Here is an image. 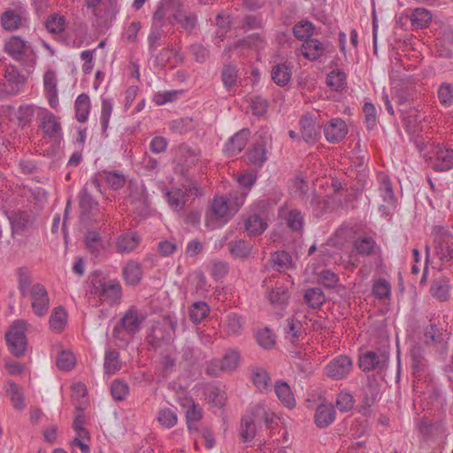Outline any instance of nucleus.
Here are the masks:
<instances>
[{
    "label": "nucleus",
    "mask_w": 453,
    "mask_h": 453,
    "mask_svg": "<svg viewBox=\"0 0 453 453\" xmlns=\"http://www.w3.org/2000/svg\"><path fill=\"white\" fill-rule=\"evenodd\" d=\"M416 427L421 436L420 448L434 444L440 451L444 449L449 432L442 421L423 417L417 421Z\"/></svg>",
    "instance_id": "obj_1"
},
{
    "label": "nucleus",
    "mask_w": 453,
    "mask_h": 453,
    "mask_svg": "<svg viewBox=\"0 0 453 453\" xmlns=\"http://www.w3.org/2000/svg\"><path fill=\"white\" fill-rule=\"evenodd\" d=\"M144 317L134 308L127 310L112 330V336L117 341L127 344L141 329Z\"/></svg>",
    "instance_id": "obj_2"
},
{
    "label": "nucleus",
    "mask_w": 453,
    "mask_h": 453,
    "mask_svg": "<svg viewBox=\"0 0 453 453\" xmlns=\"http://www.w3.org/2000/svg\"><path fill=\"white\" fill-rule=\"evenodd\" d=\"M92 293L110 305L119 302L122 296L121 285L117 280L96 275L91 280Z\"/></svg>",
    "instance_id": "obj_3"
},
{
    "label": "nucleus",
    "mask_w": 453,
    "mask_h": 453,
    "mask_svg": "<svg viewBox=\"0 0 453 453\" xmlns=\"http://www.w3.org/2000/svg\"><path fill=\"white\" fill-rule=\"evenodd\" d=\"M27 323L24 320H16L5 334V339L9 350L12 355L19 357L27 349L26 337Z\"/></svg>",
    "instance_id": "obj_4"
},
{
    "label": "nucleus",
    "mask_w": 453,
    "mask_h": 453,
    "mask_svg": "<svg viewBox=\"0 0 453 453\" xmlns=\"http://www.w3.org/2000/svg\"><path fill=\"white\" fill-rule=\"evenodd\" d=\"M435 256L441 264L453 259V234L443 227L439 226L434 239Z\"/></svg>",
    "instance_id": "obj_5"
},
{
    "label": "nucleus",
    "mask_w": 453,
    "mask_h": 453,
    "mask_svg": "<svg viewBox=\"0 0 453 453\" xmlns=\"http://www.w3.org/2000/svg\"><path fill=\"white\" fill-rule=\"evenodd\" d=\"M412 375L418 380H426L429 376V364L426 357L425 349L421 345H415L410 350Z\"/></svg>",
    "instance_id": "obj_6"
},
{
    "label": "nucleus",
    "mask_w": 453,
    "mask_h": 453,
    "mask_svg": "<svg viewBox=\"0 0 453 453\" xmlns=\"http://www.w3.org/2000/svg\"><path fill=\"white\" fill-rule=\"evenodd\" d=\"M180 6V0H162L154 12L152 27L163 28L167 23L173 25V13Z\"/></svg>",
    "instance_id": "obj_7"
},
{
    "label": "nucleus",
    "mask_w": 453,
    "mask_h": 453,
    "mask_svg": "<svg viewBox=\"0 0 453 453\" xmlns=\"http://www.w3.org/2000/svg\"><path fill=\"white\" fill-rule=\"evenodd\" d=\"M378 180L380 195L385 203L380 206L379 210L382 215L388 216L391 214V210L395 208L396 198L393 192L391 181L387 174L380 173Z\"/></svg>",
    "instance_id": "obj_8"
},
{
    "label": "nucleus",
    "mask_w": 453,
    "mask_h": 453,
    "mask_svg": "<svg viewBox=\"0 0 453 453\" xmlns=\"http://www.w3.org/2000/svg\"><path fill=\"white\" fill-rule=\"evenodd\" d=\"M25 84V76L16 67L11 65L5 69L2 83L4 93L10 96H16L22 90Z\"/></svg>",
    "instance_id": "obj_9"
},
{
    "label": "nucleus",
    "mask_w": 453,
    "mask_h": 453,
    "mask_svg": "<svg viewBox=\"0 0 453 453\" xmlns=\"http://www.w3.org/2000/svg\"><path fill=\"white\" fill-rule=\"evenodd\" d=\"M31 306L35 314L38 317H43L48 313L50 307V299L45 287L36 283L31 287Z\"/></svg>",
    "instance_id": "obj_10"
},
{
    "label": "nucleus",
    "mask_w": 453,
    "mask_h": 453,
    "mask_svg": "<svg viewBox=\"0 0 453 453\" xmlns=\"http://www.w3.org/2000/svg\"><path fill=\"white\" fill-rule=\"evenodd\" d=\"M426 162L435 172L448 171L453 167V150L438 145Z\"/></svg>",
    "instance_id": "obj_11"
},
{
    "label": "nucleus",
    "mask_w": 453,
    "mask_h": 453,
    "mask_svg": "<svg viewBox=\"0 0 453 453\" xmlns=\"http://www.w3.org/2000/svg\"><path fill=\"white\" fill-rule=\"evenodd\" d=\"M352 369V360L344 355L331 360L326 366V375L333 380L344 379Z\"/></svg>",
    "instance_id": "obj_12"
},
{
    "label": "nucleus",
    "mask_w": 453,
    "mask_h": 453,
    "mask_svg": "<svg viewBox=\"0 0 453 453\" xmlns=\"http://www.w3.org/2000/svg\"><path fill=\"white\" fill-rule=\"evenodd\" d=\"M4 51L17 61H24L33 52L30 44L19 36H12L4 44Z\"/></svg>",
    "instance_id": "obj_13"
},
{
    "label": "nucleus",
    "mask_w": 453,
    "mask_h": 453,
    "mask_svg": "<svg viewBox=\"0 0 453 453\" xmlns=\"http://www.w3.org/2000/svg\"><path fill=\"white\" fill-rule=\"evenodd\" d=\"M8 219L12 234H22L32 226L34 222L33 217L24 211H13L8 216Z\"/></svg>",
    "instance_id": "obj_14"
},
{
    "label": "nucleus",
    "mask_w": 453,
    "mask_h": 453,
    "mask_svg": "<svg viewBox=\"0 0 453 453\" xmlns=\"http://www.w3.org/2000/svg\"><path fill=\"white\" fill-rule=\"evenodd\" d=\"M388 358L384 354L367 351L359 357V367L364 372L372 370L381 371L386 366Z\"/></svg>",
    "instance_id": "obj_15"
},
{
    "label": "nucleus",
    "mask_w": 453,
    "mask_h": 453,
    "mask_svg": "<svg viewBox=\"0 0 453 453\" xmlns=\"http://www.w3.org/2000/svg\"><path fill=\"white\" fill-rule=\"evenodd\" d=\"M43 88L49 104L51 108L58 105V78L56 72L47 70L43 75Z\"/></svg>",
    "instance_id": "obj_16"
},
{
    "label": "nucleus",
    "mask_w": 453,
    "mask_h": 453,
    "mask_svg": "<svg viewBox=\"0 0 453 453\" xmlns=\"http://www.w3.org/2000/svg\"><path fill=\"white\" fill-rule=\"evenodd\" d=\"M450 289L449 279L444 275H440L433 279L429 293L436 300L446 302L449 298Z\"/></svg>",
    "instance_id": "obj_17"
},
{
    "label": "nucleus",
    "mask_w": 453,
    "mask_h": 453,
    "mask_svg": "<svg viewBox=\"0 0 453 453\" xmlns=\"http://www.w3.org/2000/svg\"><path fill=\"white\" fill-rule=\"evenodd\" d=\"M326 140L335 143L345 138L348 133V127L342 119H333L324 128Z\"/></svg>",
    "instance_id": "obj_18"
},
{
    "label": "nucleus",
    "mask_w": 453,
    "mask_h": 453,
    "mask_svg": "<svg viewBox=\"0 0 453 453\" xmlns=\"http://www.w3.org/2000/svg\"><path fill=\"white\" fill-rule=\"evenodd\" d=\"M250 136V131L248 128L238 131L226 143L225 151L229 156H234L240 153L246 146Z\"/></svg>",
    "instance_id": "obj_19"
},
{
    "label": "nucleus",
    "mask_w": 453,
    "mask_h": 453,
    "mask_svg": "<svg viewBox=\"0 0 453 453\" xmlns=\"http://www.w3.org/2000/svg\"><path fill=\"white\" fill-rule=\"evenodd\" d=\"M301 133L306 142H314L320 134V126L310 116L300 119Z\"/></svg>",
    "instance_id": "obj_20"
},
{
    "label": "nucleus",
    "mask_w": 453,
    "mask_h": 453,
    "mask_svg": "<svg viewBox=\"0 0 453 453\" xmlns=\"http://www.w3.org/2000/svg\"><path fill=\"white\" fill-rule=\"evenodd\" d=\"M40 127L50 137H56L61 131L58 118L46 110L41 118Z\"/></svg>",
    "instance_id": "obj_21"
},
{
    "label": "nucleus",
    "mask_w": 453,
    "mask_h": 453,
    "mask_svg": "<svg viewBox=\"0 0 453 453\" xmlns=\"http://www.w3.org/2000/svg\"><path fill=\"white\" fill-rule=\"evenodd\" d=\"M251 419L254 423H265L268 428H273L275 422V416L273 413L269 412L265 405L259 403L253 406L250 410Z\"/></svg>",
    "instance_id": "obj_22"
},
{
    "label": "nucleus",
    "mask_w": 453,
    "mask_h": 453,
    "mask_svg": "<svg viewBox=\"0 0 453 453\" xmlns=\"http://www.w3.org/2000/svg\"><path fill=\"white\" fill-rule=\"evenodd\" d=\"M315 423L318 427L325 428L335 419V411L330 404H320L318 406L315 416Z\"/></svg>",
    "instance_id": "obj_23"
},
{
    "label": "nucleus",
    "mask_w": 453,
    "mask_h": 453,
    "mask_svg": "<svg viewBox=\"0 0 453 453\" xmlns=\"http://www.w3.org/2000/svg\"><path fill=\"white\" fill-rule=\"evenodd\" d=\"M266 220L258 213H252L245 220V230L249 235H260L267 228Z\"/></svg>",
    "instance_id": "obj_24"
},
{
    "label": "nucleus",
    "mask_w": 453,
    "mask_h": 453,
    "mask_svg": "<svg viewBox=\"0 0 453 453\" xmlns=\"http://www.w3.org/2000/svg\"><path fill=\"white\" fill-rule=\"evenodd\" d=\"M303 57L309 60H317L325 52V46L317 39L306 40L301 48Z\"/></svg>",
    "instance_id": "obj_25"
},
{
    "label": "nucleus",
    "mask_w": 453,
    "mask_h": 453,
    "mask_svg": "<svg viewBox=\"0 0 453 453\" xmlns=\"http://www.w3.org/2000/svg\"><path fill=\"white\" fill-rule=\"evenodd\" d=\"M211 212L216 218L222 219L225 221H228L234 215V211H232L231 205H229L225 196L215 197L213 199Z\"/></svg>",
    "instance_id": "obj_26"
},
{
    "label": "nucleus",
    "mask_w": 453,
    "mask_h": 453,
    "mask_svg": "<svg viewBox=\"0 0 453 453\" xmlns=\"http://www.w3.org/2000/svg\"><path fill=\"white\" fill-rule=\"evenodd\" d=\"M173 21H176L187 31H191L196 25V14L182 8V4L173 13Z\"/></svg>",
    "instance_id": "obj_27"
},
{
    "label": "nucleus",
    "mask_w": 453,
    "mask_h": 453,
    "mask_svg": "<svg viewBox=\"0 0 453 453\" xmlns=\"http://www.w3.org/2000/svg\"><path fill=\"white\" fill-rule=\"evenodd\" d=\"M272 267L278 272H285L292 267V257L285 250H278L270 257Z\"/></svg>",
    "instance_id": "obj_28"
},
{
    "label": "nucleus",
    "mask_w": 453,
    "mask_h": 453,
    "mask_svg": "<svg viewBox=\"0 0 453 453\" xmlns=\"http://www.w3.org/2000/svg\"><path fill=\"white\" fill-rule=\"evenodd\" d=\"M139 236L135 233H127L119 236L117 240L116 247L119 253L130 252L134 250L139 243Z\"/></svg>",
    "instance_id": "obj_29"
},
{
    "label": "nucleus",
    "mask_w": 453,
    "mask_h": 453,
    "mask_svg": "<svg viewBox=\"0 0 453 453\" xmlns=\"http://www.w3.org/2000/svg\"><path fill=\"white\" fill-rule=\"evenodd\" d=\"M282 218L285 219L287 226L293 231H300L303 227L304 219L303 213L296 209H292L281 212Z\"/></svg>",
    "instance_id": "obj_30"
},
{
    "label": "nucleus",
    "mask_w": 453,
    "mask_h": 453,
    "mask_svg": "<svg viewBox=\"0 0 453 453\" xmlns=\"http://www.w3.org/2000/svg\"><path fill=\"white\" fill-rule=\"evenodd\" d=\"M279 400L288 408H292L296 404L294 395L288 383L277 381L274 388Z\"/></svg>",
    "instance_id": "obj_31"
},
{
    "label": "nucleus",
    "mask_w": 453,
    "mask_h": 453,
    "mask_svg": "<svg viewBox=\"0 0 453 453\" xmlns=\"http://www.w3.org/2000/svg\"><path fill=\"white\" fill-rule=\"evenodd\" d=\"M303 299L310 308L318 309L325 303L326 296L320 288H311L305 290Z\"/></svg>",
    "instance_id": "obj_32"
},
{
    "label": "nucleus",
    "mask_w": 453,
    "mask_h": 453,
    "mask_svg": "<svg viewBox=\"0 0 453 453\" xmlns=\"http://www.w3.org/2000/svg\"><path fill=\"white\" fill-rule=\"evenodd\" d=\"M252 381L260 392L268 391L271 386V378L268 372L261 367H256L251 372Z\"/></svg>",
    "instance_id": "obj_33"
},
{
    "label": "nucleus",
    "mask_w": 453,
    "mask_h": 453,
    "mask_svg": "<svg viewBox=\"0 0 453 453\" xmlns=\"http://www.w3.org/2000/svg\"><path fill=\"white\" fill-rule=\"evenodd\" d=\"M165 196L172 209L180 211L184 208L186 204V192L181 188H173L166 190Z\"/></svg>",
    "instance_id": "obj_34"
},
{
    "label": "nucleus",
    "mask_w": 453,
    "mask_h": 453,
    "mask_svg": "<svg viewBox=\"0 0 453 453\" xmlns=\"http://www.w3.org/2000/svg\"><path fill=\"white\" fill-rule=\"evenodd\" d=\"M123 275L127 284H138L142 275L140 264L134 261L128 262L123 269Z\"/></svg>",
    "instance_id": "obj_35"
},
{
    "label": "nucleus",
    "mask_w": 453,
    "mask_h": 453,
    "mask_svg": "<svg viewBox=\"0 0 453 453\" xmlns=\"http://www.w3.org/2000/svg\"><path fill=\"white\" fill-rule=\"evenodd\" d=\"M7 386L6 392L10 395L13 407L17 410H23L25 408V402L22 388L12 380H9Z\"/></svg>",
    "instance_id": "obj_36"
},
{
    "label": "nucleus",
    "mask_w": 453,
    "mask_h": 453,
    "mask_svg": "<svg viewBox=\"0 0 453 453\" xmlns=\"http://www.w3.org/2000/svg\"><path fill=\"white\" fill-rule=\"evenodd\" d=\"M271 75L277 85L283 87L289 82L292 72L287 65L280 64L273 67Z\"/></svg>",
    "instance_id": "obj_37"
},
{
    "label": "nucleus",
    "mask_w": 453,
    "mask_h": 453,
    "mask_svg": "<svg viewBox=\"0 0 453 453\" xmlns=\"http://www.w3.org/2000/svg\"><path fill=\"white\" fill-rule=\"evenodd\" d=\"M285 338L290 342H295L303 334V325L296 318L292 317L287 320L284 327Z\"/></svg>",
    "instance_id": "obj_38"
},
{
    "label": "nucleus",
    "mask_w": 453,
    "mask_h": 453,
    "mask_svg": "<svg viewBox=\"0 0 453 453\" xmlns=\"http://www.w3.org/2000/svg\"><path fill=\"white\" fill-rule=\"evenodd\" d=\"M248 159L250 164L255 166H262L267 160L266 149L264 144H254L247 153Z\"/></svg>",
    "instance_id": "obj_39"
},
{
    "label": "nucleus",
    "mask_w": 453,
    "mask_h": 453,
    "mask_svg": "<svg viewBox=\"0 0 453 453\" xmlns=\"http://www.w3.org/2000/svg\"><path fill=\"white\" fill-rule=\"evenodd\" d=\"M104 368L107 374H113L120 370L121 361L117 350L109 349L105 352Z\"/></svg>",
    "instance_id": "obj_40"
},
{
    "label": "nucleus",
    "mask_w": 453,
    "mask_h": 453,
    "mask_svg": "<svg viewBox=\"0 0 453 453\" xmlns=\"http://www.w3.org/2000/svg\"><path fill=\"white\" fill-rule=\"evenodd\" d=\"M90 109V100L87 94H81L75 101L76 119L84 123L88 119Z\"/></svg>",
    "instance_id": "obj_41"
},
{
    "label": "nucleus",
    "mask_w": 453,
    "mask_h": 453,
    "mask_svg": "<svg viewBox=\"0 0 453 453\" xmlns=\"http://www.w3.org/2000/svg\"><path fill=\"white\" fill-rule=\"evenodd\" d=\"M1 20L5 30L13 31L20 27L22 17L17 11L8 10L3 13Z\"/></svg>",
    "instance_id": "obj_42"
},
{
    "label": "nucleus",
    "mask_w": 453,
    "mask_h": 453,
    "mask_svg": "<svg viewBox=\"0 0 453 453\" xmlns=\"http://www.w3.org/2000/svg\"><path fill=\"white\" fill-rule=\"evenodd\" d=\"M353 245L358 255L368 257L373 252L376 242L370 236H363L356 239Z\"/></svg>",
    "instance_id": "obj_43"
},
{
    "label": "nucleus",
    "mask_w": 453,
    "mask_h": 453,
    "mask_svg": "<svg viewBox=\"0 0 453 453\" xmlns=\"http://www.w3.org/2000/svg\"><path fill=\"white\" fill-rule=\"evenodd\" d=\"M79 205L83 215L88 214L97 205L96 201L89 193L87 185L79 193Z\"/></svg>",
    "instance_id": "obj_44"
},
{
    "label": "nucleus",
    "mask_w": 453,
    "mask_h": 453,
    "mask_svg": "<svg viewBox=\"0 0 453 453\" xmlns=\"http://www.w3.org/2000/svg\"><path fill=\"white\" fill-rule=\"evenodd\" d=\"M265 41L261 34L256 33L251 34L246 38L234 42L235 48H254L256 50H261L265 48Z\"/></svg>",
    "instance_id": "obj_45"
},
{
    "label": "nucleus",
    "mask_w": 453,
    "mask_h": 453,
    "mask_svg": "<svg viewBox=\"0 0 453 453\" xmlns=\"http://www.w3.org/2000/svg\"><path fill=\"white\" fill-rule=\"evenodd\" d=\"M102 174L106 183L114 190L122 188L127 183L126 176L119 171H104Z\"/></svg>",
    "instance_id": "obj_46"
},
{
    "label": "nucleus",
    "mask_w": 453,
    "mask_h": 453,
    "mask_svg": "<svg viewBox=\"0 0 453 453\" xmlns=\"http://www.w3.org/2000/svg\"><path fill=\"white\" fill-rule=\"evenodd\" d=\"M66 318L67 315L63 307L55 308L50 318V328L56 332H61L66 324Z\"/></svg>",
    "instance_id": "obj_47"
},
{
    "label": "nucleus",
    "mask_w": 453,
    "mask_h": 453,
    "mask_svg": "<svg viewBox=\"0 0 453 453\" xmlns=\"http://www.w3.org/2000/svg\"><path fill=\"white\" fill-rule=\"evenodd\" d=\"M431 20L432 15L430 12L424 8H416L411 15V21L412 26H415L418 28L427 27Z\"/></svg>",
    "instance_id": "obj_48"
},
{
    "label": "nucleus",
    "mask_w": 453,
    "mask_h": 453,
    "mask_svg": "<svg viewBox=\"0 0 453 453\" xmlns=\"http://www.w3.org/2000/svg\"><path fill=\"white\" fill-rule=\"evenodd\" d=\"M326 85L335 91L342 90L346 86V74L340 70H334L326 76Z\"/></svg>",
    "instance_id": "obj_49"
},
{
    "label": "nucleus",
    "mask_w": 453,
    "mask_h": 453,
    "mask_svg": "<svg viewBox=\"0 0 453 453\" xmlns=\"http://www.w3.org/2000/svg\"><path fill=\"white\" fill-rule=\"evenodd\" d=\"M228 247L230 253L240 258L248 257L251 251V245L244 240L232 241Z\"/></svg>",
    "instance_id": "obj_50"
},
{
    "label": "nucleus",
    "mask_w": 453,
    "mask_h": 453,
    "mask_svg": "<svg viewBox=\"0 0 453 453\" xmlns=\"http://www.w3.org/2000/svg\"><path fill=\"white\" fill-rule=\"evenodd\" d=\"M241 359L240 353L236 349H229L226 351L223 357L220 359L225 371L233 372L239 365Z\"/></svg>",
    "instance_id": "obj_51"
},
{
    "label": "nucleus",
    "mask_w": 453,
    "mask_h": 453,
    "mask_svg": "<svg viewBox=\"0 0 453 453\" xmlns=\"http://www.w3.org/2000/svg\"><path fill=\"white\" fill-rule=\"evenodd\" d=\"M438 99L444 107L453 105V85L448 82L441 83L437 90Z\"/></svg>",
    "instance_id": "obj_52"
},
{
    "label": "nucleus",
    "mask_w": 453,
    "mask_h": 453,
    "mask_svg": "<svg viewBox=\"0 0 453 453\" xmlns=\"http://www.w3.org/2000/svg\"><path fill=\"white\" fill-rule=\"evenodd\" d=\"M209 311L206 303H194L189 308V318L194 323H200L208 315Z\"/></svg>",
    "instance_id": "obj_53"
},
{
    "label": "nucleus",
    "mask_w": 453,
    "mask_h": 453,
    "mask_svg": "<svg viewBox=\"0 0 453 453\" xmlns=\"http://www.w3.org/2000/svg\"><path fill=\"white\" fill-rule=\"evenodd\" d=\"M85 244L90 253L97 255L103 248L100 234L96 231H88L85 235Z\"/></svg>",
    "instance_id": "obj_54"
},
{
    "label": "nucleus",
    "mask_w": 453,
    "mask_h": 453,
    "mask_svg": "<svg viewBox=\"0 0 453 453\" xmlns=\"http://www.w3.org/2000/svg\"><path fill=\"white\" fill-rule=\"evenodd\" d=\"M111 393L116 401H123L129 393L128 384L122 380H114L111 385Z\"/></svg>",
    "instance_id": "obj_55"
},
{
    "label": "nucleus",
    "mask_w": 453,
    "mask_h": 453,
    "mask_svg": "<svg viewBox=\"0 0 453 453\" xmlns=\"http://www.w3.org/2000/svg\"><path fill=\"white\" fill-rule=\"evenodd\" d=\"M65 19L64 16L58 14L50 15L45 23L46 28L50 33L60 34L64 31Z\"/></svg>",
    "instance_id": "obj_56"
},
{
    "label": "nucleus",
    "mask_w": 453,
    "mask_h": 453,
    "mask_svg": "<svg viewBox=\"0 0 453 453\" xmlns=\"http://www.w3.org/2000/svg\"><path fill=\"white\" fill-rule=\"evenodd\" d=\"M240 435L243 441H250L256 435V426L251 418L245 417L242 419Z\"/></svg>",
    "instance_id": "obj_57"
},
{
    "label": "nucleus",
    "mask_w": 453,
    "mask_h": 453,
    "mask_svg": "<svg viewBox=\"0 0 453 453\" xmlns=\"http://www.w3.org/2000/svg\"><path fill=\"white\" fill-rule=\"evenodd\" d=\"M270 302L276 306H282L287 304L288 301V292L284 287H276L269 293Z\"/></svg>",
    "instance_id": "obj_58"
},
{
    "label": "nucleus",
    "mask_w": 453,
    "mask_h": 453,
    "mask_svg": "<svg viewBox=\"0 0 453 453\" xmlns=\"http://www.w3.org/2000/svg\"><path fill=\"white\" fill-rule=\"evenodd\" d=\"M76 364V359L73 352L62 350L57 358V365L60 370L70 371Z\"/></svg>",
    "instance_id": "obj_59"
},
{
    "label": "nucleus",
    "mask_w": 453,
    "mask_h": 453,
    "mask_svg": "<svg viewBox=\"0 0 453 453\" xmlns=\"http://www.w3.org/2000/svg\"><path fill=\"white\" fill-rule=\"evenodd\" d=\"M256 338L257 343L264 349H271L275 345V335L267 327L257 331Z\"/></svg>",
    "instance_id": "obj_60"
},
{
    "label": "nucleus",
    "mask_w": 453,
    "mask_h": 453,
    "mask_svg": "<svg viewBox=\"0 0 453 453\" xmlns=\"http://www.w3.org/2000/svg\"><path fill=\"white\" fill-rule=\"evenodd\" d=\"M221 78L224 86L229 90L231 89L236 83L237 79V69L234 65H226L223 67Z\"/></svg>",
    "instance_id": "obj_61"
},
{
    "label": "nucleus",
    "mask_w": 453,
    "mask_h": 453,
    "mask_svg": "<svg viewBox=\"0 0 453 453\" xmlns=\"http://www.w3.org/2000/svg\"><path fill=\"white\" fill-rule=\"evenodd\" d=\"M35 116V106L31 104L20 105L17 111L19 125L25 127L29 125Z\"/></svg>",
    "instance_id": "obj_62"
},
{
    "label": "nucleus",
    "mask_w": 453,
    "mask_h": 453,
    "mask_svg": "<svg viewBox=\"0 0 453 453\" xmlns=\"http://www.w3.org/2000/svg\"><path fill=\"white\" fill-rule=\"evenodd\" d=\"M310 205L312 208L314 215L316 217H320L327 211L330 207V203L327 199L313 194L310 202Z\"/></svg>",
    "instance_id": "obj_63"
},
{
    "label": "nucleus",
    "mask_w": 453,
    "mask_h": 453,
    "mask_svg": "<svg viewBox=\"0 0 453 453\" xmlns=\"http://www.w3.org/2000/svg\"><path fill=\"white\" fill-rule=\"evenodd\" d=\"M210 266L211 274L216 280L224 278L229 272L228 264L223 260H212L210 264Z\"/></svg>",
    "instance_id": "obj_64"
}]
</instances>
